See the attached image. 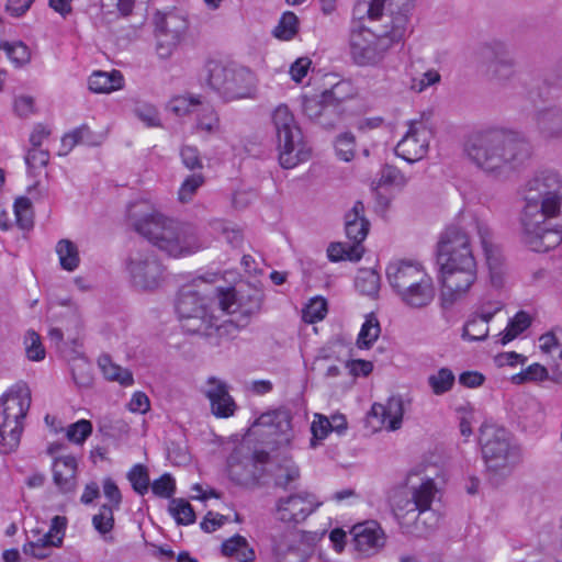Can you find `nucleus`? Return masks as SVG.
Masks as SVG:
<instances>
[{"label": "nucleus", "instance_id": "obj_1", "mask_svg": "<svg viewBox=\"0 0 562 562\" xmlns=\"http://www.w3.org/2000/svg\"><path fill=\"white\" fill-rule=\"evenodd\" d=\"M260 310L258 296L246 302L235 289L211 290L203 280L183 285L176 301L182 328L189 334L218 339L233 337Z\"/></svg>", "mask_w": 562, "mask_h": 562}, {"label": "nucleus", "instance_id": "obj_2", "mask_svg": "<svg viewBox=\"0 0 562 562\" xmlns=\"http://www.w3.org/2000/svg\"><path fill=\"white\" fill-rule=\"evenodd\" d=\"M415 0H359L356 10L364 11L372 27L358 25L349 34L352 61L360 67L380 65L391 48L401 42L409 30Z\"/></svg>", "mask_w": 562, "mask_h": 562}, {"label": "nucleus", "instance_id": "obj_3", "mask_svg": "<svg viewBox=\"0 0 562 562\" xmlns=\"http://www.w3.org/2000/svg\"><path fill=\"white\" fill-rule=\"evenodd\" d=\"M521 226L531 250L544 252L562 241V180L553 171H542L525 187Z\"/></svg>", "mask_w": 562, "mask_h": 562}, {"label": "nucleus", "instance_id": "obj_4", "mask_svg": "<svg viewBox=\"0 0 562 562\" xmlns=\"http://www.w3.org/2000/svg\"><path fill=\"white\" fill-rule=\"evenodd\" d=\"M476 235L473 217L463 225L448 226L437 244V263L442 284L445 307L463 300L477 281V262L471 238Z\"/></svg>", "mask_w": 562, "mask_h": 562}, {"label": "nucleus", "instance_id": "obj_5", "mask_svg": "<svg viewBox=\"0 0 562 562\" xmlns=\"http://www.w3.org/2000/svg\"><path fill=\"white\" fill-rule=\"evenodd\" d=\"M467 157L482 171L494 177L513 172L526 158V144L514 134L488 128L472 133L464 143Z\"/></svg>", "mask_w": 562, "mask_h": 562}, {"label": "nucleus", "instance_id": "obj_6", "mask_svg": "<svg viewBox=\"0 0 562 562\" xmlns=\"http://www.w3.org/2000/svg\"><path fill=\"white\" fill-rule=\"evenodd\" d=\"M131 218L135 231L169 257H188L206 246L199 227L193 223L166 216L156 210L139 217L131 213Z\"/></svg>", "mask_w": 562, "mask_h": 562}, {"label": "nucleus", "instance_id": "obj_7", "mask_svg": "<svg viewBox=\"0 0 562 562\" xmlns=\"http://www.w3.org/2000/svg\"><path fill=\"white\" fill-rule=\"evenodd\" d=\"M414 477L417 475L411 473L405 486L392 492L390 502L398 522L408 528L409 520H414L415 530L422 533L432 529L437 522L436 515L430 512L437 487L432 479H422L416 484Z\"/></svg>", "mask_w": 562, "mask_h": 562}, {"label": "nucleus", "instance_id": "obj_8", "mask_svg": "<svg viewBox=\"0 0 562 562\" xmlns=\"http://www.w3.org/2000/svg\"><path fill=\"white\" fill-rule=\"evenodd\" d=\"M480 445L490 479L495 483L512 473L521 461L519 447L504 427L484 423L480 428Z\"/></svg>", "mask_w": 562, "mask_h": 562}, {"label": "nucleus", "instance_id": "obj_9", "mask_svg": "<svg viewBox=\"0 0 562 562\" xmlns=\"http://www.w3.org/2000/svg\"><path fill=\"white\" fill-rule=\"evenodd\" d=\"M386 278L401 300L411 307H425L435 299L432 279L418 262H390L386 267Z\"/></svg>", "mask_w": 562, "mask_h": 562}, {"label": "nucleus", "instance_id": "obj_10", "mask_svg": "<svg viewBox=\"0 0 562 562\" xmlns=\"http://www.w3.org/2000/svg\"><path fill=\"white\" fill-rule=\"evenodd\" d=\"M280 165L285 169L296 167L311 157V148L303 138L302 131L285 104L277 106L272 113Z\"/></svg>", "mask_w": 562, "mask_h": 562}, {"label": "nucleus", "instance_id": "obj_11", "mask_svg": "<svg viewBox=\"0 0 562 562\" xmlns=\"http://www.w3.org/2000/svg\"><path fill=\"white\" fill-rule=\"evenodd\" d=\"M207 85L227 100L254 97L257 88L256 75L248 68L224 65L210 60L205 66Z\"/></svg>", "mask_w": 562, "mask_h": 562}, {"label": "nucleus", "instance_id": "obj_12", "mask_svg": "<svg viewBox=\"0 0 562 562\" xmlns=\"http://www.w3.org/2000/svg\"><path fill=\"white\" fill-rule=\"evenodd\" d=\"M31 406V391L27 385H16L7 395L4 401V420L0 425V452L10 453L14 451L23 431L22 420L25 418Z\"/></svg>", "mask_w": 562, "mask_h": 562}, {"label": "nucleus", "instance_id": "obj_13", "mask_svg": "<svg viewBox=\"0 0 562 562\" xmlns=\"http://www.w3.org/2000/svg\"><path fill=\"white\" fill-rule=\"evenodd\" d=\"M322 505L323 502L316 494L301 490L279 497L274 504L273 516L284 525L296 526L304 522Z\"/></svg>", "mask_w": 562, "mask_h": 562}, {"label": "nucleus", "instance_id": "obj_14", "mask_svg": "<svg viewBox=\"0 0 562 562\" xmlns=\"http://www.w3.org/2000/svg\"><path fill=\"white\" fill-rule=\"evenodd\" d=\"M156 53L159 58L168 59L186 37L189 24L187 19L176 12L156 18Z\"/></svg>", "mask_w": 562, "mask_h": 562}, {"label": "nucleus", "instance_id": "obj_15", "mask_svg": "<svg viewBox=\"0 0 562 562\" xmlns=\"http://www.w3.org/2000/svg\"><path fill=\"white\" fill-rule=\"evenodd\" d=\"M133 284L140 290H154L162 281L164 267L149 250H137L127 262Z\"/></svg>", "mask_w": 562, "mask_h": 562}, {"label": "nucleus", "instance_id": "obj_16", "mask_svg": "<svg viewBox=\"0 0 562 562\" xmlns=\"http://www.w3.org/2000/svg\"><path fill=\"white\" fill-rule=\"evenodd\" d=\"M407 126L405 135L395 147V153L405 161L413 164L427 155L432 132L422 120L409 121Z\"/></svg>", "mask_w": 562, "mask_h": 562}, {"label": "nucleus", "instance_id": "obj_17", "mask_svg": "<svg viewBox=\"0 0 562 562\" xmlns=\"http://www.w3.org/2000/svg\"><path fill=\"white\" fill-rule=\"evenodd\" d=\"M66 519L55 516L48 530L31 529L27 533V542L23 546V552L36 559L49 557L53 550L63 542Z\"/></svg>", "mask_w": 562, "mask_h": 562}, {"label": "nucleus", "instance_id": "obj_18", "mask_svg": "<svg viewBox=\"0 0 562 562\" xmlns=\"http://www.w3.org/2000/svg\"><path fill=\"white\" fill-rule=\"evenodd\" d=\"M473 228L476 229V236L484 251L491 283L499 288L504 284L506 268L499 246L494 240L493 231L485 221L479 217H473Z\"/></svg>", "mask_w": 562, "mask_h": 562}, {"label": "nucleus", "instance_id": "obj_19", "mask_svg": "<svg viewBox=\"0 0 562 562\" xmlns=\"http://www.w3.org/2000/svg\"><path fill=\"white\" fill-rule=\"evenodd\" d=\"M290 411L278 408L261 414L252 425L254 429L266 436L276 437L279 447H289L294 438Z\"/></svg>", "mask_w": 562, "mask_h": 562}, {"label": "nucleus", "instance_id": "obj_20", "mask_svg": "<svg viewBox=\"0 0 562 562\" xmlns=\"http://www.w3.org/2000/svg\"><path fill=\"white\" fill-rule=\"evenodd\" d=\"M351 532L355 551L360 558L372 557L384 547V532L375 521L356 525Z\"/></svg>", "mask_w": 562, "mask_h": 562}, {"label": "nucleus", "instance_id": "obj_21", "mask_svg": "<svg viewBox=\"0 0 562 562\" xmlns=\"http://www.w3.org/2000/svg\"><path fill=\"white\" fill-rule=\"evenodd\" d=\"M204 394L209 398L212 413L215 416L226 418L234 414L236 405L224 381L210 376L206 380Z\"/></svg>", "mask_w": 562, "mask_h": 562}, {"label": "nucleus", "instance_id": "obj_22", "mask_svg": "<svg viewBox=\"0 0 562 562\" xmlns=\"http://www.w3.org/2000/svg\"><path fill=\"white\" fill-rule=\"evenodd\" d=\"M539 135L548 142L562 138V108L549 106L538 110L533 116Z\"/></svg>", "mask_w": 562, "mask_h": 562}, {"label": "nucleus", "instance_id": "obj_23", "mask_svg": "<svg viewBox=\"0 0 562 562\" xmlns=\"http://www.w3.org/2000/svg\"><path fill=\"white\" fill-rule=\"evenodd\" d=\"M403 414V401L395 396L389 398L385 404H373L370 413L381 427L392 431L401 427Z\"/></svg>", "mask_w": 562, "mask_h": 562}, {"label": "nucleus", "instance_id": "obj_24", "mask_svg": "<svg viewBox=\"0 0 562 562\" xmlns=\"http://www.w3.org/2000/svg\"><path fill=\"white\" fill-rule=\"evenodd\" d=\"M77 461L72 456L56 458L53 463V480L63 493H71L77 485Z\"/></svg>", "mask_w": 562, "mask_h": 562}, {"label": "nucleus", "instance_id": "obj_25", "mask_svg": "<svg viewBox=\"0 0 562 562\" xmlns=\"http://www.w3.org/2000/svg\"><path fill=\"white\" fill-rule=\"evenodd\" d=\"M363 203L357 201L352 209L345 216V229L347 237L352 240V245L362 246L369 232V221L364 217Z\"/></svg>", "mask_w": 562, "mask_h": 562}, {"label": "nucleus", "instance_id": "obj_26", "mask_svg": "<svg viewBox=\"0 0 562 562\" xmlns=\"http://www.w3.org/2000/svg\"><path fill=\"white\" fill-rule=\"evenodd\" d=\"M227 468L229 476L239 483L255 476L250 449L244 445L236 447L227 459Z\"/></svg>", "mask_w": 562, "mask_h": 562}, {"label": "nucleus", "instance_id": "obj_27", "mask_svg": "<svg viewBox=\"0 0 562 562\" xmlns=\"http://www.w3.org/2000/svg\"><path fill=\"white\" fill-rule=\"evenodd\" d=\"M274 486L286 490L301 479V470L290 456L279 458L271 470Z\"/></svg>", "mask_w": 562, "mask_h": 562}, {"label": "nucleus", "instance_id": "obj_28", "mask_svg": "<svg viewBox=\"0 0 562 562\" xmlns=\"http://www.w3.org/2000/svg\"><path fill=\"white\" fill-rule=\"evenodd\" d=\"M515 66V59L509 50L505 46L498 45L494 52V58L490 61L486 71L491 79L505 81L514 76Z\"/></svg>", "mask_w": 562, "mask_h": 562}, {"label": "nucleus", "instance_id": "obj_29", "mask_svg": "<svg viewBox=\"0 0 562 562\" xmlns=\"http://www.w3.org/2000/svg\"><path fill=\"white\" fill-rule=\"evenodd\" d=\"M124 78L119 70L94 71L89 77V89L95 93H111L123 88Z\"/></svg>", "mask_w": 562, "mask_h": 562}, {"label": "nucleus", "instance_id": "obj_30", "mask_svg": "<svg viewBox=\"0 0 562 562\" xmlns=\"http://www.w3.org/2000/svg\"><path fill=\"white\" fill-rule=\"evenodd\" d=\"M222 553L225 557L234 559L236 562H252L255 552L250 548L246 538L236 535L222 544Z\"/></svg>", "mask_w": 562, "mask_h": 562}, {"label": "nucleus", "instance_id": "obj_31", "mask_svg": "<svg viewBox=\"0 0 562 562\" xmlns=\"http://www.w3.org/2000/svg\"><path fill=\"white\" fill-rule=\"evenodd\" d=\"M196 113L195 130L205 135H214L221 130V122L215 109L204 99Z\"/></svg>", "mask_w": 562, "mask_h": 562}, {"label": "nucleus", "instance_id": "obj_32", "mask_svg": "<svg viewBox=\"0 0 562 562\" xmlns=\"http://www.w3.org/2000/svg\"><path fill=\"white\" fill-rule=\"evenodd\" d=\"M98 366L103 376L109 381L119 382L123 386H130L134 383L132 372L114 363L108 355L99 357Z\"/></svg>", "mask_w": 562, "mask_h": 562}, {"label": "nucleus", "instance_id": "obj_33", "mask_svg": "<svg viewBox=\"0 0 562 562\" xmlns=\"http://www.w3.org/2000/svg\"><path fill=\"white\" fill-rule=\"evenodd\" d=\"M56 254L64 270L71 272L79 267V250L71 240L60 239L56 245Z\"/></svg>", "mask_w": 562, "mask_h": 562}, {"label": "nucleus", "instance_id": "obj_34", "mask_svg": "<svg viewBox=\"0 0 562 562\" xmlns=\"http://www.w3.org/2000/svg\"><path fill=\"white\" fill-rule=\"evenodd\" d=\"M538 347L540 351L546 355L550 362L554 357L562 356V327H555L544 334L538 339Z\"/></svg>", "mask_w": 562, "mask_h": 562}, {"label": "nucleus", "instance_id": "obj_35", "mask_svg": "<svg viewBox=\"0 0 562 562\" xmlns=\"http://www.w3.org/2000/svg\"><path fill=\"white\" fill-rule=\"evenodd\" d=\"M381 334L379 319L374 314H369L358 334L356 345L359 349H370Z\"/></svg>", "mask_w": 562, "mask_h": 562}, {"label": "nucleus", "instance_id": "obj_36", "mask_svg": "<svg viewBox=\"0 0 562 562\" xmlns=\"http://www.w3.org/2000/svg\"><path fill=\"white\" fill-rule=\"evenodd\" d=\"M363 247L349 245L347 243H333L327 248V256L330 261L350 260L359 261L363 255Z\"/></svg>", "mask_w": 562, "mask_h": 562}, {"label": "nucleus", "instance_id": "obj_37", "mask_svg": "<svg viewBox=\"0 0 562 562\" xmlns=\"http://www.w3.org/2000/svg\"><path fill=\"white\" fill-rule=\"evenodd\" d=\"M531 324V318L528 313L518 312L509 322L507 327L498 334L499 342L506 345L518 337Z\"/></svg>", "mask_w": 562, "mask_h": 562}, {"label": "nucleus", "instance_id": "obj_38", "mask_svg": "<svg viewBox=\"0 0 562 562\" xmlns=\"http://www.w3.org/2000/svg\"><path fill=\"white\" fill-rule=\"evenodd\" d=\"M203 98L201 95H194L190 93L177 95L169 101L168 109L178 116L188 115L195 113L203 104Z\"/></svg>", "mask_w": 562, "mask_h": 562}, {"label": "nucleus", "instance_id": "obj_39", "mask_svg": "<svg viewBox=\"0 0 562 562\" xmlns=\"http://www.w3.org/2000/svg\"><path fill=\"white\" fill-rule=\"evenodd\" d=\"M488 337V323L474 312L463 325L462 338L469 341H483Z\"/></svg>", "mask_w": 562, "mask_h": 562}, {"label": "nucleus", "instance_id": "obj_40", "mask_svg": "<svg viewBox=\"0 0 562 562\" xmlns=\"http://www.w3.org/2000/svg\"><path fill=\"white\" fill-rule=\"evenodd\" d=\"M428 385L435 395L449 392L456 382L454 373L449 368H441L427 378Z\"/></svg>", "mask_w": 562, "mask_h": 562}, {"label": "nucleus", "instance_id": "obj_41", "mask_svg": "<svg viewBox=\"0 0 562 562\" xmlns=\"http://www.w3.org/2000/svg\"><path fill=\"white\" fill-rule=\"evenodd\" d=\"M355 285L361 293L374 296L380 290V276L372 269H361L356 277Z\"/></svg>", "mask_w": 562, "mask_h": 562}, {"label": "nucleus", "instance_id": "obj_42", "mask_svg": "<svg viewBox=\"0 0 562 562\" xmlns=\"http://www.w3.org/2000/svg\"><path fill=\"white\" fill-rule=\"evenodd\" d=\"M205 177L202 173H192L188 176L178 190L179 202L186 204L193 200L198 190L204 184Z\"/></svg>", "mask_w": 562, "mask_h": 562}, {"label": "nucleus", "instance_id": "obj_43", "mask_svg": "<svg viewBox=\"0 0 562 562\" xmlns=\"http://www.w3.org/2000/svg\"><path fill=\"white\" fill-rule=\"evenodd\" d=\"M299 29L297 16L293 12H284L273 30V35L283 41H289L295 36Z\"/></svg>", "mask_w": 562, "mask_h": 562}, {"label": "nucleus", "instance_id": "obj_44", "mask_svg": "<svg viewBox=\"0 0 562 562\" xmlns=\"http://www.w3.org/2000/svg\"><path fill=\"white\" fill-rule=\"evenodd\" d=\"M549 379L551 380L549 369L540 363H532L513 376V381L517 384L526 382H542Z\"/></svg>", "mask_w": 562, "mask_h": 562}, {"label": "nucleus", "instance_id": "obj_45", "mask_svg": "<svg viewBox=\"0 0 562 562\" xmlns=\"http://www.w3.org/2000/svg\"><path fill=\"white\" fill-rule=\"evenodd\" d=\"M14 214L18 226L22 229H30L33 226V210L30 199L21 196L14 202Z\"/></svg>", "mask_w": 562, "mask_h": 562}, {"label": "nucleus", "instance_id": "obj_46", "mask_svg": "<svg viewBox=\"0 0 562 562\" xmlns=\"http://www.w3.org/2000/svg\"><path fill=\"white\" fill-rule=\"evenodd\" d=\"M330 110L324 94L307 97L303 100V112L311 120H321V117Z\"/></svg>", "mask_w": 562, "mask_h": 562}, {"label": "nucleus", "instance_id": "obj_47", "mask_svg": "<svg viewBox=\"0 0 562 562\" xmlns=\"http://www.w3.org/2000/svg\"><path fill=\"white\" fill-rule=\"evenodd\" d=\"M3 50L16 67L25 66L31 61V50L29 46L21 41L5 44Z\"/></svg>", "mask_w": 562, "mask_h": 562}, {"label": "nucleus", "instance_id": "obj_48", "mask_svg": "<svg viewBox=\"0 0 562 562\" xmlns=\"http://www.w3.org/2000/svg\"><path fill=\"white\" fill-rule=\"evenodd\" d=\"M408 183V177H406L398 168L391 165L382 167L380 172V186H390L397 189H403Z\"/></svg>", "mask_w": 562, "mask_h": 562}, {"label": "nucleus", "instance_id": "obj_49", "mask_svg": "<svg viewBox=\"0 0 562 562\" xmlns=\"http://www.w3.org/2000/svg\"><path fill=\"white\" fill-rule=\"evenodd\" d=\"M169 512L178 524L189 525L195 520V514L189 502L178 498L170 502Z\"/></svg>", "mask_w": 562, "mask_h": 562}, {"label": "nucleus", "instance_id": "obj_50", "mask_svg": "<svg viewBox=\"0 0 562 562\" xmlns=\"http://www.w3.org/2000/svg\"><path fill=\"white\" fill-rule=\"evenodd\" d=\"M323 94L330 108H335L352 95V87L348 81H339L331 89L325 90Z\"/></svg>", "mask_w": 562, "mask_h": 562}, {"label": "nucleus", "instance_id": "obj_51", "mask_svg": "<svg viewBox=\"0 0 562 562\" xmlns=\"http://www.w3.org/2000/svg\"><path fill=\"white\" fill-rule=\"evenodd\" d=\"M327 314V302L323 297L311 299L303 310V319L308 324L322 321Z\"/></svg>", "mask_w": 562, "mask_h": 562}, {"label": "nucleus", "instance_id": "obj_52", "mask_svg": "<svg viewBox=\"0 0 562 562\" xmlns=\"http://www.w3.org/2000/svg\"><path fill=\"white\" fill-rule=\"evenodd\" d=\"M72 378L80 387H89L92 384L93 376L91 367L86 359H77L71 366Z\"/></svg>", "mask_w": 562, "mask_h": 562}, {"label": "nucleus", "instance_id": "obj_53", "mask_svg": "<svg viewBox=\"0 0 562 562\" xmlns=\"http://www.w3.org/2000/svg\"><path fill=\"white\" fill-rule=\"evenodd\" d=\"M127 477L134 488L140 495H144L149 488V476L147 469L142 464H136L128 472Z\"/></svg>", "mask_w": 562, "mask_h": 562}, {"label": "nucleus", "instance_id": "obj_54", "mask_svg": "<svg viewBox=\"0 0 562 562\" xmlns=\"http://www.w3.org/2000/svg\"><path fill=\"white\" fill-rule=\"evenodd\" d=\"M92 432V424L87 419H80L67 428L66 436L69 441L81 445Z\"/></svg>", "mask_w": 562, "mask_h": 562}, {"label": "nucleus", "instance_id": "obj_55", "mask_svg": "<svg viewBox=\"0 0 562 562\" xmlns=\"http://www.w3.org/2000/svg\"><path fill=\"white\" fill-rule=\"evenodd\" d=\"M24 344L26 357L31 361H41L45 358V349L41 342L40 336L35 331H27Z\"/></svg>", "mask_w": 562, "mask_h": 562}, {"label": "nucleus", "instance_id": "obj_56", "mask_svg": "<svg viewBox=\"0 0 562 562\" xmlns=\"http://www.w3.org/2000/svg\"><path fill=\"white\" fill-rule=\"evenodd\" d=\"M92 524L100 533L111 531L114 525L113 507L109 505L101 506L99 513L93 516Z\"/></svg>", "mask_w": 562, "mask_h": 562}, {"label": "nucleus", "instance_id": "obj_57", "mask_svg": "<svg viewBox=\"0 0 562 562\" xmlns=\"http://www.w3.org/2000/svg\"><path fill=\"white\" fill-rule=\"evenodd\" d=\"M337 156L344 161H350L355 156V137L350 133L339 135L335 143Z\"/></svg>", "mask_w": 562, "mask_h": 562}, {"label": "nucleus", "instance_id": "obj_58", "mask_svg": "<svg viewBox=\"0 0 562 562\" xmlns=\"http://www.w3.org/2000/svg\"><path fill=\"white\" fill-rule=\"evenodd\" d=\"M306 546L303 542L291 544L286 550H278V562H306Z\"/></svg>", "mask_w": 562, "mask_h": 562}, {"label": "nucleus", "instance_id": "obj_59", "mask_svg": "<svg viewBox=\"0 0 562 562\" xmlns=\"http://www.w3.org/2000/svg\"><path fill=\"white\" fill-rule=\"evenodd\" d=\"M311 431L313 435L311 446L316 447L317 442L325 439L327 435L331 431L329 418L321 414H316L311 425Z\"/></svg>", "mask_w": 562, "mask_h": 562}, {"label": "nucleus", "instance_id": "obj_60", "mask_svg": "<svg viewBox=\"0 0 562 562\" xmlns=\"http://www.w3.org/2000/svg\"><path fill=\"white\" fill-rule=\"evenodd\" d=\"M90 135V130L87 125H81L74 131L67 133L61 138V146L66 149L65 154L70 151L76 145L85 143Z\"/></svg>", "mask_w": 562, "mask_h": 562}, {"label": "nucleus", "instance_id": "obj_61", "mask_svg": "<svg viewBox=\"0 0 562 562\" xmlns=\"http://www.w3.org/2000/svg\"><path fill=\"white\" fill-rule=\"evenodd\" d=\"M503 308L504 303L501 300H483L474 313L490 324L493 317Z\"/></svg>", "mask_w": 562, "mask_h": 562}, {"label": "nucleus", "instance_id": "obj_62", "mask_svg": "<svg viewBox=\"0 0 562 562\" xmlns=\"http://www.w3.org/2000/svg\"><path fill=\"white\" fill-rule=\"evenodd\" d=\"M49 161V153L40 147L32 146L26 156L25 162L30 170H36L45 167Z\"/></svg>", "mask_w": 562, "mask_h": 562}, {"label": "nucleus", "instance_id": "obj_63", "mask_svg": "<svg viewBox=\"0 0 562 562\" xmlns=\"http://www.w3.org/2000/svg\"><path fill=\"white\" fill-rule=\"evenodd\" d=\"M175 480L170 474H164L151 484V491L155 495L164 498L170 497L175 493Z\"/></svg>", "mask_w": 562, "mask_h": 562}, {"label": "nucleus", "instance_id": "obj_64", "mask_svg": "<svg viewBox=\"0 0 562 562\" xmlns=\"http://www.w3.org/2000/svg\"><path fill=\"white\" fill-rule=\"evenodd\" d=\"M135 115L147 126H158L160 124L158 111L149 104L137 105L134 110Z\"/></svg>", "mask_w": 562, "mask_h": 562}]
</instances>
